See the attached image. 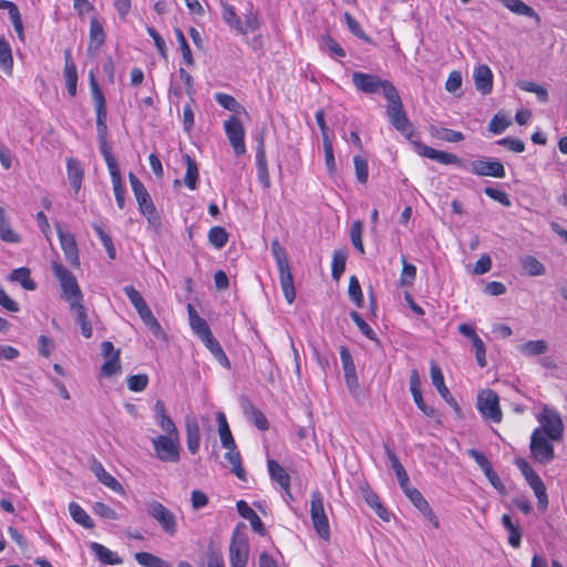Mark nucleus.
<instances>
[{"label":"nucleus","instance_id":"obj_1","mask_svg":"<svg viewBox=\"0 0 567 567\" xmlns=\"http://www.w3.org/2000/svg\"><path fill=\"white\" fill-rule=\"evenodd\" d=\"M271 254L279 270L280 286L288 303H292L296 298L293 277L291 274L288 256L284 246L278 239L271 241Z\"/></svg>","mask_w":567,"mask_h":567},{"label":"nucleus","instance_id":"obj_2","mask_svg":"<svg viewBox=\"0 0 567 567\" xmlns=\"http://www.w3.org/2000/svg\"><path fill=\"white\" fill-rule=\"evenodd\" d=\"M128 178L141 214L146 217L150 227L158 229L161 226V217L147 189L135 174L130 173Z\"/></svg>","mask_w":567,"mask_h":567},{"label":"nucleus","instance_id":"obj_3","mask_svg":"<svg viewBox=\"0 0 567 567\" xmlns=\"http://www.w3.org/2000/svg\"><path fill=\"white\" fill-rule=\"evenodd\" d=\"M51 269L60 282L62 298H64L70 306L83 301V293L75 276L62 264L55 260L51 262Z\"/></svg>","mask_w":567,"mask_h":567},{"label":"nucleus","instance_id":"obj_4","mask_svg":"<svg viewBox=\"0 0 567 567\" xmlns=\"http://www.w3.org/2000/svg\"><path fill=\"white\" fill-rule=\"evenodd\" d=\"M385 99L388 101L386 114L390 123L402 134H412L413 126L403 110L402 100L396 87L393 91L390 90Z\"/></svg>","mask_w":567,"mask_h":567},{"label":"nucleus","instance_id":"obj_5","mask_svg":"<svg viewBox=\"0 0 567 567\" xmlns=\"http://www.w3.org/2000/svg\"><path fill=\"white\" fill-rule=\"evenodd\" d=\"M352 84L357 91L364 94H374L381 91L384 97L390 93V90L393 91L395 89L392 82L382 80L375 74L360 71L352 73Z\"/></svg>","mask_w":567,"mask_h":567},{"label":"nucleus","instance_id":"obj_6","mask_svg":"<svg viewBox=\"0 0 567 567\" xmlns=\"http://www.w3.org/2000/svg\"><path fill=\"white\" fill-rule=\"evenodd\" d=\"M537 420L540 426L536 427L534 431H540L542 435L547 436L551 441H560L563 439L564 425L557 411L544 406L542 412L537 415Z\"/></svg>","mask_w":567,"mask_h":567},{"label":"nucleus","instance_id":"obj_7","mask_svg":"<svg viewBox=\"0 0 567 567\" xmlns=\"http://www.w3.org/2000/svg\"><path fill=\"white\" fill-rule=\"evenodd\" d=\"M155 456L162 462L177 463L179 455V434L158 435L152 440Z\"/></svg>","mask_w":567,"mask_h":567},{"label":"nucleus","instance_id":"obj_8","mask_svg":"<svg viewBox=\"0 0 567 567\" xmlns=\"http://www.w3.org/2000/svg\"><path fill=\"white\" fill-rule=\"evenodd\" d=\"M310 515L313 527L320 538L329 540L330 527L328 516L324 511L323 496L320 491L316 489L311 493Z\"/></svg>","mask_w":567,"mask_h":567},{"label":"nucleus","instance_id":"obj_9","mask_svg":"<svg viewBox=\"0 0 567 567\" xmlns=\"http://www.w3.org/2000/svg\"><path fill=\"white\" fill-rule=\"evenodd\" d=\"M147 513L153 517L163 528V530L169 535L175 536L177 533V522L174 513L165 507L162 503L153 501L147 506Z\"/></svg>","mask_w":567,"mask_h":567},{"label":"nucleus","instance_id":"obj_10","mask_svg":"<svg viewBox=\"0 0 567 567\" xmlns=\"http://www.w3.org/2000/svg\"><path fill=\"white\" fill-rule=\"evenodd\" d=\"M530 453L538 463L547 464L551 462L555 457L551 440L542 435L540 431H533L530 436Z\"/></svg>","mask_w":567,"mask_h":567},{"label":"nucleus","instance_id":"obj_11","mask_svg":"<svg viewBox=\"0 0 567 567\" xmlns=\"http://www.w3.org/2000/svg\"><path fill=\"white\" fill-rule=\"evenodd\" d=\"M249 556L248 539L245 535L234 532L229 545L230 567H246Z\"/></svg>","mask_w":567,"mask_h":567},{"label":"nucleus","instance_id":"obj_12","mask_svg":"<svg viewBox=\"0 0 567 567\" xmlns=\"http://www.w3.org/2000/svg\"><path fill=\"white\" fill-rule=\"evenodd\" d=\"M224 128L235 154L238 156L245 154V130L240 120L234 115L230 116L225 121Z\"/></svg>","mask_w":567,"mask_h":567},{"label":"nucleus","instance_id":"obj_13","mask_svg":"<svg viewBox=\"0 0 567 567\" xmlns=\"http://www.w3.org/2000/svg\"><path fill=\"white\" fill-rule=\"evenodd\" d=\"M477 408L485 417L495 423L501 422L502 412L499 408V400L498 395L494 391L486 390L482 392L477 398Z\"/></svg>","mask_w":567,"mask_h":567},{"label":"nucleus","instance_id":"obj_14","mask_svg":"<svg viewBox=\"0 0 567 567\" xmlns=\"http://www.w3.org/2000/svg\"><path fill=\"white\" fill-rule=\"evenodd\" d=\"M415 148H416V152L419 155L430 158V159H433V161H436L441 164L456 165L461 168L466 167V163L464 162V159H462L461 157H458L455 154L447 153L444 151H437V150L430 147L422 143H415Z\"/></svg>","mask_w":567,"mask_h":567},{"label":"nucleus","instance_id":"obj_15","mask_svg":"<svg viewBox=\"0 0 567 567\" xmlns=\"http://www.w3.org/2000/svg\"><path fill=\"white\" fill-rule=\"evenodd\" d=\"M405 496L411 501V503L420 511V513L424 516V518L434 527L439 528L440 522L432 511L427 501L423 497L421 492L415 487L409 485L404 489H402Z\"/></svg>","mask_w":567,"mask_h":567},{"label":"nucleus","instance_id":"obj_16","mask_svg":"<svg viewBox=\"0 0 567 567\" xmlns=\"http://www.w3.org/2000/svg\"><path fill=\"white\" fill-rule=\"evenodd\" d=\"M340 360L344 372L346 384L352 396H358L360 384L355 372V365L348 348H340Z\"/></svg>","mask_w":567,"mask_h":567},{"label":"nucleus","instance_id":"obj_17","mask_svg":"<svg viewBox=\"0 0 567 567\" xmlns=\"http://www.w3.org/2000/svg\"><path fill=\"white\" fill-rule=\"evenodd\" d=\"M470 169L477 176L504 178L506 175L504 165L497 159H475L471 162Z\"/></svg>","mask_w":567,"mask_h":567},{"label":"nucleus","instance_id":"obj_18","mask_svg":"<svg viewBox=\"0 0 567 567\" xmlns=\"http://www.w3.org/2000/svg\"><path fill=\"white\" fill-rule=\"evenodd\" d=\"M56 233L66 261L72 267H79L80 257L74 235L70 231L63 230L59 224L56 225Z\"/></svg>","mask_w":567,"mask_h":567},{"label":"nucleus","instance_id":"obj_19","mask_svg":"<svg viewBox=\"0 0 567 567\" xmlns=\"http://www.w3.org/2000/svg\"><path fill=\"white\" fill-rule=\"evenodd\" d=\"M90 87L96 113V124H106L107 110L105 97L95 80L93 72H90Z\"/></svg>","mask_w":567,"mask_h":567},{"label":"nucleus","instance_id":"obj_20","mask_svg":"<svg viewBox=\"0 0 567 567\" xmlns=\"http://www.w3.org/2000/svg\"><path fill=\"white\" fill-rule=\"evenodd\" d=\"M256 167L257 177L264 188L270 187V176L268 172V165L266 159V151L264 145V137H260L256 150Z\"/></svg>","mask_w":567,"mask_h":567},{"label":"nucleus","instance_id":"obj_21","mask_svg":"<svg viewBox=\"0 0 567 567\" xmlns=\"http://www.w3.org/2000/svg\"><path fill=\"white\" fill-rule=\"evenodd\" d=\"M473 76L475 87L478 92H481L483 95H486L492 92L493 73L487 65L482 64L475 68Z\"/></svg>","mask_w":567,"mask_h":567},{"label":"nucleus","instance_id":"obj_22","mask_svg":"<svg viewBox=\"0 0 567 567\" xmlns=\"http://www.w3.org/2000/svg\"><path fill=\"white\" fill-rule=\"evenodd\" d=\"M241 408L248 421L252 423L258 430H268L269 423L265 414L259 409H257L248 399H243Z\"/></svg>","mask_w":567,"mask_h":567},{"label":"nucleus","instance_id":"obj_23","mask_svg":"<svg viewBox=\"0 0 567 567\" xmlns=\"http://www.w3.org/2000/svg\"><path fill=\"white\" fill-rule=\"evenodd\" d=\"M90 468L103 485H105L113 492L123 493L122 485L113 475L105 471L101 462L93 460Z\"/></svg>","mask_w":567,"mask_h":567},{"label":"nucleus","instance_id":"obj_24","mask_svg":"<svg viewBox=\"0 0 567 567\" xmlns=\"http://www.w3.org/2000/svg\"><path fill=\"white\" fill-rule=\"evenodd\" d=\"M268 471L272 481L278 483L280 487L290 495V476L286 470L275 460L268 461Z\"/></svg>","mask_w":567,"mask_h":567},{"label":"nucleus","instance_id":"obj_25","mask_svg":"<svg viewBox=\"0 0 567 567\" xmlns=\"http://www.w3.org/2000/svg\"><path fill=\"white\" fill-rule=\"evenodd\" d=\"M236 507L238 514L250 523L251 528L262 535L265 527L257 513L243 499L237 502Z\"/></svg>","mask_w":567,"mask_h":567},{"label":"nucleus","instance_id":"obj_26","mask_svg":"<svg viewBox=\"0 0 567 567\" xmlns=\"http://www.w3.org/2000/svg\"><path fill=\"white\" fill-rule=\"evenodd\" d=\"M186 443L192 454H196L200 444V430L195 419H186Z\"/></svg>","mask_w":567,"mask_h":567},{"label":"nucleus","instance_id":"obj_27","mask_svg":"<svg viewBox=\"0 0 567 567\" xmlns=\"http://www.w3.org/2000/svg\"><path fill=\"white\" fill-rule=\"evenodd\" d=\"M384 449H385V454L391 463V467L395 473V476L400 484V487L402 489H404L405 487H408L410 485L409 475H408L404 466L399 461V457L396 456V454L386 445L384 446Z\"/></svg>","mask_w":567,"mask_h":567},{"label":"nucleus","instance_id":"obj_28","mask_svg":"<svg viewBox=\"0 0 567 567\" xmlns=\"http://www.w3.org/2000/svg\"><path fill=\"white\" fill-rule=\"evenodd\" d=\"M502 4L517 16L528 17L537 23L540 22L539 14L522 0H501Z\"/></svg>","mask_w":567,"mask_h":567},{"label":"nucleus","instance_id":"obj_29","mask_svg":"<svg viewBox=\"0 0 567 567\" xmlns=\"http://www.w3.org/2000/svg\"><path fill=\"white\" fill-rule=\"evenodd\" d=\"M68 179L74 189L75 194L79 193L83 181V168L76 158L70 157L66 161Z\"/></svg>","mask_w":567,"mask_h":567},{"label":"nucleus","instance_id":"obj_30","mask_svg":"<svg viewBox=\"0 0 567 567\" xmlns=\"http://www.w3.org/2000/svg\"><path fill=\"white\" fill-rule=\"evenodd\" d=\"M70 308L75 312V321L81 327V333L83 334V337L91 338L93 334V329L89 320L83 301L74 303L70 306Z\"/></svg>","mask_w":567,"mask_h":567},{"label":"nucleus","instance_id":"obj_31","mask_svg":"<svg viewBox=\"0 0 567 567\" xmlns=\"http://www.w3.org/2000/svg\"><path fill=\"white\" fill-rule=\"evenodd\" d=\"M105 41V32L102 22L97 17H92L90 21V44L89 51L97 50Z\"/></svg>","mask_w":567,"mask_h":567},{"label":"nucleus","instance_id":"obj_32","mask_svg":"<svg viewBox=\"0 0 567 567\" xmlns=\"http://www.w3.org/2000/svg\"><path fill=\"white\" fill-rule=\"evenodd\" d=\"M188 316L190 328L200 340L207 336H210L212 331L206 320L199 317L190 305H188Z\"/></svg>","mask_w":567,"mask_h":567},{"label":"nucleus","instance_id":"obj_33","mask_svg":"<svg viewBox=\"0 0 567 567\" xmlns=\"http://www.w3.org/2000/svg\"><path fill=\"white\" fill-rule=\"evenodd\" d=\"M216 421L218 424V433L223 447H236L234 436L228 425L226 415L224 412H217Z\"/></svg>","mask_w":567,"mask_h":567},{"label":"nucleus","instance_id":"obj_34","mask_svg":"<svg viewBox=\"0 0 567 567\" xmlns=\"http://www.w3.org/2000/svg\"><path fill=\"white\" fill-rule=\"evenodd\" d=\"M202 341L223 367L230 368L229 359L213 333L202 339Z\"/></svg>","mask_w":567,"mask_h":567},{"label":"nucleus","instance_id":"obj_35","mask_svg":"<svg viewBox=\"0 0 567 567\" xmlns=\"http://www.w3.org/2000/svg\"><path fill=\"white\" fill-rule=\"evenodd\" d=\"M502 524L504 528L508 532V544L513 548H518L520 546L522 540V529L519 525L514 524L508 514H504L502 516Z\"/></svg>","mask_w":567,"mask_h":567},{"label":"nucleus","instance_id":"obj_36","mask_svg":"<svg viewBox=\"0 0 567 567\" xmlns=\"http://www.w3.org/2000/svg\"><path fill=\"white\" fill-rule=\"evenodd\" d=\"M91 549L95 554V556L106 565H120L122 564V559L118 557L116 553H113L107 547L99 543H92Z\"/></svg>","mask_w":567,"mask_h":567},{"label":"nucleus","instance_id":"obj_37","mask_svg":"<svg viewBox=\"0 0 567 567\" xmlns=\"http://www.w3.org/2000/svg\"><path fill=\"white\" fill-rule=\"evenodd\" d=\"M227 452L225 453V458L231 465L233 473L243 482L246 481V471L241 465V456L236 447H225Z\"/></svg>","mask_w":567,"mask_h":567},{"label":"nucleus","instance_id":"obj_38","mask_svg":"<svg viewBox=\"0 0 567 567\" xmlns=\"http://www.w3.org/2000/svg\"><path fill=\"white\" fill-rule=\"evenodd\" d=\"M519 264L524 274L528 276H542L546 271L545 266L537 258L530 255L523 256L519 259Z\"/></svg>","mask_w":567,"mask_h":567},{"label":"nucleus","instance_id":"obj_39","mask_svg":"<svg viewBox=\"0 0 567 567\" xmlns=\"http://www.w3.org/2000/svg\"><path fill=\"white\" fill-rule=\"evenodd\" d=\"M518 351L525 357H535L548 351V343L545 340H532L517 347Z\"/></svg>","mask_w":567,"mask_h":567},{"label":"nucleus","instance_id":"obj_40","mask_svg":"<svg viewBox=\"0 0 567 567\" xmlns=\"http://www.w3.org/2000/svg\"><path fill=\"white\" fill-rule=\"evenodd\" d=\"M430 373L433 385L436 388L441 396L449 402L450 391L444 383V377L441 368L434 361L431 362Z\"/></svg>","mask_w":567,"mask_h":567},{"label":"nucleus","instance_id":"obj_41","mask_svg":"<svg viewBox=\"0 0 567 567\" xmlns=\"http://www.w3.org/2000/svg\"><path fill=\"white\" fill-rule=\"evenodd\" d=\"M9 279L19 282L27 290L33 291L37 289V284L31 279L30 269L27 267L14 269L10 274Z\"/></svg>","mask_w":567,"mask_h":567},{"label":"nucleus","instance_id":"obj_42","mask_svg":"<svg viewBox=\"0 0 567 567\" xmlns=\"http://www.w3.org/2000/svg\"><path fill=\"white\" fill-rule=\"evenodd\" d=\"M183 159L186 163V174L184 177L185 185L189 189L194 190L197 187V181L199 176L197 163L188 154H185Z\"/></svg>","mask_w":567,"mask_h":567},{"label":"nucleus","instance_id":"obj_43","mask_svg":"<svg viewBox=\"0 0 567 567\" xmlns=\"http://www.w3.org/2000/svg\"><path fill=\"white\" fill-rule=\"evenodd\" d=\"M348 258V250L346 248L337 249L332 257L331 275L334 280H339L346 269V261Z\"/></svg>","mask_w":567,"mask_h":567},{"label":"nucleus","instance_id":"obj_44","mask_svg":"<svg viewBox=\"0 0 567 567\" xmlns=\"http://www.w3.org/2000/svg\"><path fill=\"white\" fill-rule=\"evenodd\" d=\"M69 512L74 522L85 528H92L94 523L89 514L75 502L69 504Z\"/></svg>","mask_w":567,"mask_h":567},{"label":"nucleus","instance_id":"obj_45","mask_svg":"<svg viewBox=\"0 0 567 567\" xmlns=\"http://www.w3.org/2000/svg\"><path fill=\"white\" fill-rule=\"evenodd\" d=\"M135 559L144 567H172L169 563L146 551L136 553Z\"/></svg>","mask_w":567,"mask_h":567},{"label":"nucleus","instance_id":"obj_46","mask_svg":"<svg viewBox=\"0 0 567 567\" xmlns=\"http://www.w3.org/2000/svg\"><path fill=\"white\" fill-rule=\"evenodd\" d=\"M13 66L12 51L9 42L0 38V69L4 72H11Z\"/></svg>","mask_w":567,"mask_h":567},{"label":"nucleus","instance_id":"obj_47","mask_svg":"<svg viewBox=\"0 0 567 567\" xmlns=\"http://www.w3.org/2000/svg\"><path fill=\"white\" fill-rule=\"evenodd\" d=\"M111 181L113 185L114 196L116 204L120 209H123L125 206V188L122 184V177L121 172H112L111 174Z\"/></svg>","mask_w":567,"mask_h":567},{"label":"nucleus","instance_id":"obj_48","mask_svg":"<svg viewBox=\"0 0 567 567\" xmlns=\"http://www.w3.org/2000/svg\"><path fill=\"white\" fill-rule=\"evenodd\" d=\"M208 240L215 248L220 249L228 241V233L224 227L214 226L208 231Z\"/></svg>","mask_w":567,"mask_h":567},{"label":"nucleus","instance_id":"obj_49","mask_svg":"<svg viewBox=\"0 0 567 567\" xmlns=\"http://www.w3.org/2000/svg\"><path fill=\"white\" fill-rule=\"evenodd\" d=\"M216 102L224 109L231 111L234 113L245 112L243 105H240L236 99L227 93H216L215 94Z\"/></svg>","mask_w":567,"mask_h":567},{"label":"nucleus","instance_id":"obj_50","mask_svg":"<svg viewBox=\"0 0 567 567\" xmlns=\"http://www.w3.org/2000/svg\"><path fill=\"white\" fill-rule=\"evenodd\" d=\"M432 133L437 138L450 143H457L464 140V134L462 132L451 128L436 127L433 128Z\"/></svg>","mask_w":567,"mask_h":567},{"label":"nucleus","instance_id":"obj_51","mask_svg":"<svg viewBox=\"0 0 567 567\" xmlns=\"http://www.w3.org/2000/svg\"><path fill=\"white\" fill-rule=\"evenodd\" d=\"M100 145V152L103 155L105 163L107 165L110 174L112 172H118L120 167L115 159V157L112 155L111 146L107 143V140H99Z\"/></svg>","mask_w":567,"mask_h":567},{"label":"nucleus","instance_id":"obj_52","mask_svg":"<svg viewBox=\"0 0 567 567\" xmlns=\"http://www.w3.org/2000/svg\"><path fill=\"white\" fill-rule=\"evenodd\" d=\"M120 370V350H116V352L113 353L111 358L105 359V362L101 368V374L103 377H112L116 374Z\"/></svg>","mask_w":567,"mask_h":567},{"label":"nucleus","instance_id":"obj_53","mask_svg":"<svg viewBox=\"0 0 567 567\" xmlns=\"http://www.w3.org/2000/svg\"><path fill=\"white\" fill-rule=\"evenodd\" d=\"M403 269L400 277V284L403 287H409L413 284L416 277V267L410 262L406 261L405 256H402L401 258Z\"/></svg>","mask_w":567,"mask_h":567},{"label":"nucleus","instance_id":"obj_54","mask_svg":"<svg viewBox=\"0 0 567 567\" xmlns=\"http://www.w3.org/2000/svg\"><path fill=\"white\" fill-rule=\"evenodd\" d=\"M223 19L224 21L233 29H236L239 32L244 31L243 23L240 18L236 14L234 8L228 4L223 6Z\"/></svg>","mask_w":567,"mask_h":567},{"label":"nucleus","instance_id":"obj_55","mask_svg":"<svg viewBox=\"0 0 567 567\" xmlns=\"http://www.w3.org/2000/svg\"><path fill=\"white\" fill-rule=\"evenodd\" d=\"M138 316L154 336L159 337L164 334L159 322L154 317L151 309H147L145 312H142Z\"/></svg>","mask_w":567,"mask_h":567},{"label":"nucleus","instance_id":"obj_56","mask_svg":"<svg viewBox=\"0 0 567 567\" xmlns=\"http://www.w3.org/2000/svg\"><path fill=\"white\" fill-rule=\"evenodd\" d=\"M348 292L350 299L355 303V306L361 308L363 305V295L360 282L355 276H351L349 279Z\"/></svg>","mask_w":567,"mask_h":567},{"label":"nucleus","instance_id":"obj_57","mask_svg":"<svg viewBox=\"0 0 567 567\" xmlns=\"http://www.w3.org/2000/svg\"><path fill=\"white\" fill-rule=\"evenodd\" d=\"M93 229L95 231V234L97 235V237L100 238L101 243L103 244L106 252H107V256L110 259H115L116 258V250H115V247L113 245V241H112V238L111 236H109L101 226L99 225H93Z\"/></svg>","mask_w":567,"mask_h":567},{"label":"nucleus","instance_id":"obj_58","mask_svg":"<svg viewBox=\"0 0 567 567\" xmlns=\"http://www.w3.org/2000/svg\"><path fill=\"white\" fill-rule=\"evenodd\" d=\"M362 223L360 220L353 221L350 229V238L354 248L360 252L364 254V246L362 243Z\"/></svg>","mask_w":567,"mask_h":567},{"label":"nucleus","instance_id":"obj_59","mask_svg":"<svg viewBox=\"0 0 567 567\" xmlns=\"http://www.w3.org/2000/svg\"><path fill=\"white\" fill-rule=\"evenodd\" d=\"M355 176L359 183L365 184L369 177L368 162L360 155L353 157Z\"/></svg>","mask_w":567,"mask_h":567},{"label":"nucleus","instance_id":"obj_60","mask_svg":"<svg viewBox=\"0 0 567 567\" xmlns=\"http://www.w3.org/2000/svg\"><path fill=\"white\" fill-rule=\"evenodd\" d=\"M350 317L353 322L357 324L359 330L363 336H365L369 340H377V334L372 330V328L363 320V318L357 311H351Z\"/></svg>","mask_w":567,"mask_h":567},{"label":"nucleus","instance_id":"obj_61","mask_svg":"<svg viewBox=\"0 0 567 567\" xmlns=\"http://www.w3.org/2000/svg\"><path fill=\"white\" fill-rule=\"evenodd\" d=\"M63 73H64L66 90H68L70 96L73 97L76 94V84H78L76 68H71V65H69L68 68H64Z\"/></svg>","mask_w":567,"mask_h":567},{"label":"nucleus","instance_id":"obj_62","mask_svg":"<svg viewBox=\"0 0 567 567\" xmlns=\"http://www.w3.org/2000/svg\"><path fill=\"white\" fill-rule=\"evenodd\" d=\"M127 388L133 392H142L146 389L148 384L147 374H134L127 378Z\"/></svg>","mask_w":567,"mask_h":567},{"label":"nucleus","instance_id":"obj_63","mask_svg":"<svg viewBox=\"0 0 567 567\" xmlns=\"http://www.w3.org/2000/svg\"><path fill=\"white\" fill-rule=\"evenodd\" d=\"M511 122L505 115L495 114L488 124V131L494 134H502Z\"/></svg>","mask_w":567,"mask_h":567},{"label":"nucleus","instance_id":"obj_64","mask_svg":"<svg viewBox=\"0 0 567 567\" xmlns=\"http://www.w3.org/2000/svg\"><path fill=\"white\" fill-rule=\"evenodd\" d=\"M0 238L3 241L11 243V244H16V243L20 241L19 235L12 230L7 218L3 219L2 223H0Z\"/></svg>","mask_w":567,"mask_h":567}]
</instances>
